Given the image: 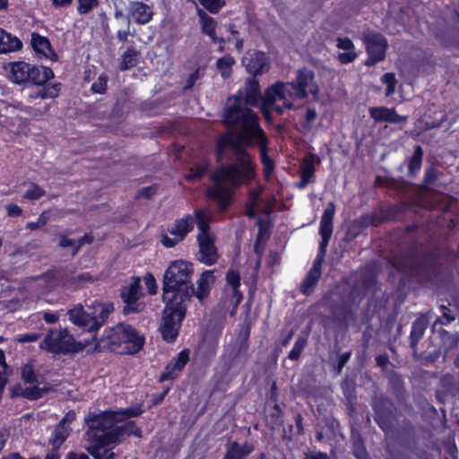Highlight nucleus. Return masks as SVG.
I'll list each match as a JSON object with an SVG mask.
<instances>
[{"label": "nucleus", "instance_id": "43", "mask_svg": "<svg viewBox=\"0 0 459 459\" xmlns=\"http://www.w3.org/2000/svg\"><path fill=\"white\" fill-rule=\"evenodd\" d=\"M139 52L134 48H128L121 56L119 69L127 71L134 67L138 64Z\"/></svg>", "mask_w": 459, "mask_h": 459}, {"label": "nucleus", "instance_id": "3", "mask_svg": "<svg viewBox=\"0 0 459 459\" xmlns=\"http://www.w3.org/2000/svg\"><path fill=\"white\" fill-rule=\"evenodd\" d=\"M103 417L104 411H90L85 417V436L91 444L87 451L94 459H115L116 454L107 447L121 444L131 436L143 437V430L134 420H127L123 425H118L119 422L108 424Z\"/></svg>", "mask_w": 459, "mask_h": 459}, {"label": "nucleus", "instance_id": "24", "mask_svg": "<svg viewBox=\"0 0 459 459\" xmlns=\"http://www.w3.org/2000/svg\"><path fill=\"white\" fill-rule=\"evenodd\" d=\"M154 15L152 7L142 1L131 2L128 7V16L137 24L149 23Z\"/></svg>", "mask_w": 459, "mask_h": 459}, {"label": "nucleus", "instance_id": "42", "mask_svg": "<svg viewBox=\"0 0 459 459\" xmlns=\"http://www.w3.org/2000/svg\"><path fill=\"white\" fill-rule=\"evenodd\" d=\"M263 190V186L260 185L249 190L247 194L248 202L245 207V212L248 218H254L255 216V208L258 205V201Z\"/></svg>", "mask_w": 459, "mask_h": 459}, {"label": "nucleus", "instance_id": "47", "mask_svg": "<svg viewBox=\"0 0 459 459\" xmlns=\"http://www.w3.org/2000/svg\"><path fill=\"white\" fill-rule=\"evenodd\" d=\"M438 178V169L433 165L425 169L422 182L418 185L420 191L427 192L430 190V186L435 185Z\"/></svg>", "mask_w": 459, "mask_h": 459}, {"label": "nucleus", "instance_id": "40", "mask_svg": "<svg viewBox=\"0 0 459 459\" xmlns=\"http://www.w3.org/2000/svg\"><path fill=\"white\" fill-rule=\"evenodd\" d=\"M192 215L195 218V225L196 224L199 230L197 238L212 237V235L209 234V230L211 229L210 221L206 217L204 212L201 209H196L194 211V213Z\"/></svg>", "mask_w": 459, "mask_h": 459}, {"label": "nucleus", "instance_id": "54", "mask_svg": "<svg viewBox=\"0 0 459 459\" xmlns=\"http://www.w3.org/2000/svg\"><path fill=\"white\" fill-rule=\"evenodd\" d=\"M201 5L206 9L209 13L216 14L225 5L226 0H198Z\"/></svg>", "mask_w": 459, "mask_h": 459}, {"label": "nucleus", "instance_id": "57", "mask_svg": "<svg viewBox=\"0 0 459 459\" xmlns=\"http://www.w3.org/2000/svg\"><path fill=\"white\" fill-rule=\"evenodd\" d=\"M77 12L81 15L88 14L92 9L99 5L98 0H77Z\"/></svg>", "mask_w": 459, "mask_h": 459}, {"label": "nucleus", "instance_id": "62", "mask_svg": "<svg viewBox=\"0 0 459 459\" xmlns=\"http://www.w3.org/2000/svg\"><path fill=\"white\" fill-rule=\"evenodd\" d=\"M336 47L339 49H342L345 51H352L355 50V45L353 41L348 37H338L336 39Z\"/></svg>", "mask_w": 459, "mask_h": 459}, {"label": "nucleus", "instance_id": "5", "mask_svg": "<svg viewBox=\"0 0 459 459\" xmlns=\"http://www.w3.org/2000/svg\"><path fill=\"white\" fill-rule=\"evenodd\" d=\"M145 344V336L132 325L120 322L108 327L100 338H96L94 351H110L121 355H135Z\"/></svg>", "mask_w": 459, "mask_h": 459}, {"label": "nucleus", "instance_id": "10", "mask_svg": "<svg viewBox=\"0 0 459 459\" xmlns=\"http://www.w3.org/2000/svg\"><path fill=\"white\" fill-rule=\"evenodd\" d=\"M54 77L51 68L44 65H30L27 84L42 86L31 96L41 99H54L59 95L60 82L47 83Z\"/></svg>", "mask_w": 459, "mask_h": 459}, {"label": "nucleus", "instance_id": "4", "mask_svg": "<svg viewBox=\"0 0 459 459\" xmlns=\"http://www.w3.org/2000/svg\"><path fill=\"white\" fill-rule=\"evenodd\" d=\"M225 126L237 128L236 138L246 147H258L263 173L268 179L275 169V162L269 156V138L260 125L259 116L252 108H240L239 103L228 108Z\"/></svg>", "mask_w": 459, "mask_h": 459}, {"label": "nucleus", "instance_id": "39", "mask_svg": "<svg viewBox=\"0 0 459 459\" xmlns=\"http://www.w3.org/2000/svg\"><path fill=\"white\" fill-rule=\"evenodd\" d=\"M197 15L202 33L207 35L211 39L216 33L217 22L202 9L197 10Z\"/></svg>", "mask_w": 459, "mask_h": 459}, {"label": "nucleus", "instance_id": "32", "mask_svg": "<svg viewBox=\"0 0 459 459\" xmlns=\"http://www.w3.org/2000/svg\"><path fill=\"white\" fill-rule=\"evenodd\" d=\"M391 392L395 399L401 403L406 398L404 381L402 376L395 370H390L386 374Z\"/></svg>", "mask_w": 459, "mask_h": 459}, {"label": "nucleus", "instance_id": "22", "mask_svg": "<svg viewBox=\"0 0 459 459\" xmlns=\"http://www.w3.org/2000/svg\"><path fill=\"white\" fill-rule=\"evenodd\" d=\"M368 113L376 123L401 124L407 120V117L399 115L394 108L371 107Z\"/></svg>", "mask_w": 459, "mask_h": 459}, {"label": "nucleus", "instance_id": "50", "mask_svg": "<svg viewBox=\"0 0 459 459\" xmlns=\"http://www.w3.org/2000/svg\"><path fill=\"white\" fill-rule=\"evenodd\" d=\"M208 167L207 161L191 167L189 172L185 176L186 180L188 182L201 180L206 175Z\"/></svg>", "mask_w": 459, "mask_h": 459}, {"label": "nucleus", "instance_id": "63", "mask_svg": "<svg viewBox=\"0 0 459 459\" xmlns=\"http://www.w3.org/2000/svg\"><path fill=\"white\" fill-rule=\"evenodd\" d=\"M201 76H202L201 68L198 67L192 74H189V76L186 80L183 89L185 91L192 89L195 86L196 81L199 80Z\"/></svg>", "mask_w": 459, "mask_h": 459}, {"label": "nucleus", "instance_id": "31", "mask_svg": "<svg viewBox=\"0 0 459 459\" xmlns=\"http://www.w3.org/2000/svg\"><path fill=\"white\" fill-rule=\"evenodd\" d=\"M75 268L73 264H69V271L65 284L66 290H77L84 288L86 283L93 281V277L90 273H81L74 274Z\"/></svg>", "mask_w": 459, "mask_h": 459}, {"label": "nucleus", "instance_id": "52", "mask_svg": "<svg viewBox=\"0 0 459 459\" xmlns=\"http://www.w3.org/2000/svg\"><path fill=\"white\" fill-rule=\"evenodd\" d=\"M51 389V387L47 386H28L24 388V398L30 401H36L42 398L46 394H48Z\"/></svg>", "mask_w": 459, "mask_h": 459}, {"label": "nucleus", "instance_id": "53", "mask_svg": "<svg viewBox=\"0 0 459 459\" xmlns=\"http://www.w3.org/2000/svg\"><path fill=\"white\" fill-rule=\"evenodd\" d=\"M21 377L25 384H38L39 377L31 364H24L21 368Z\"/></svg>", "mask_w": 459, "mask_h": 459}, {"label": "nucleus", "instance_id": "9", "mask_svg": "<svg viewBox=\"0 0 459 459\" xmlns=\"http://www.w3.org/2000/svg\"><path fill=\"white\" fill-rule=\"evenodd\" d=\"M371 407L374 420L379 429L385 434L393 432L398 421V409L387 395L379 394L373 397Z\"/></svg>", "mask_w": 459, "mask_h": 459}, {"label": "nucleus", "instance_id": "12", "mask_svg": "<svg viewBox=\"0 0 459 459\" xmlns=\"http://www.w3.org/2000/svg\"><path fill=\"white\" fill-rule=\"evenodd\" d=\"M262 99L259 82L255 78H250L246 81L245 95L238 90L236 94L231 95L227 100V104L222 114V122L225 125V115L229 108L239 103L240 108H250L249 107H257Z\"/></svg>", "mask_w": 459, "mask_h": 459}, {"label": "nucleus", "instance_id": "19", "mask_svg": "<svg viewBox=\"0 0 459 459\" xmlns=\"http://www.w3.org/2000/svg\"><path fill=\"white\" fill-rule=\"evenodd\" d=\"M216 276L214 270H204L196 281V288L192 281V290L189 293V304L193 297H195L199 302H203L210 297L212 285L215 283Z\"/></svg>", "mask_w": 459, "mask_h": 459}, {"label": "nucleus", "instance_id": "64", "mask_svg": "<svg viewBox=\"0 0 459 459\" xmlns=\"http://www.w3.org/2000/svg\"><path fill=\"white\" fill-rule=\"evenodd\" d=\"M357 56L358 55L355 50L345 51L342 53H339L337 56V59L341 64L347 65L352 63L357 58Z\"/></svg>", "mask_w": 459, "mask_h": 459}, {"label": "nucleus", "instance_id": "35", "mask_svg": "<svg viewBox=\"0 0 459 459\" xmlns=\"http://www.w3.org/2000/svg\"><path fill=\"white\" fill-rule=\"evenodd\" d=\"M383 223L385 222L380 209L378 212L362 213L357 220L354 221V225H357L360 229L378 227Z\"/></svg>", "mask_w": 459, "mask_h": 459}, {"label": "nucleus", "instance_id": "26", "mask_svg": "<svg viewBox=\"0 0 459 459\" xmlns=\"http://www.w3.org/2000/svg\"><path fill=\"white\" fill-rule=\"evenodd\" d=\"M440 316L433 322V330L438 331L440 334H449L448 331L442 328L443 325H449L456 319V311L451 307V303L439 304L437 306Z\"/></svg>", "mask_w": 459, "mask_h": 459}, {"label": "nucleus", "instance_id": "34", "mask_svg": "<svg viewBox=\"0 0 459 459\" xmlns=\"http://www.w3.org/2000/svg\"><path fill=\"white\" fill-rule=\"evenodd\" d=\"M10 78L17 84H27L30 75V64L24 61H16L9 64Z\"/></svg>", "mask_w": 459, "mask_h": 459}, {"label": "nucleus", "instance_id": "2", "mask_svg": "<svg viewBox=\"0 0 459 459\" xmlns=\"http://www.w3.org/2000/svg\"><path fill=\"white\" fill-rule=\"evenodd\" d=\"M453 254L449 247L411 246L404 253L392 258V266L422 288L431 289L446 280L451 271L445 264Z\"/></svg>", "mask_w": 459, "mask_h": 459}, {"label": "nucleus", "instance_id": "6", "mask_svg": "<svg viewBox=\"0 0 459 459\" xmlns=\"http://www.w3.org/2000/svg\"><path fill=\"white\" fill-rule=\"evenodd\" d=\"M195 266L192 262L179 259L170 262L162 280L163 302L189 306V293L192 290V278Z\"/></svg>", "mask_w": 459, "mask_h": 459}, {"label": "nucleus", "instance_id": "27", "mask_svg": "<svg viewBox=\"0 0 459 459\" xmlns=\"http://www.w3.org/2000/svg\"><path fill=\"white\" fill-rule=\"evenodd\" d=\"M323 263L313 261L311 268L307 273L303 279L299 290L303 295L308 296L313 291L314 287L318 283L322 275Z\"/></svg>", "mask_w": 459, "mask_h": 459}, {"label": "nucleus", "instance_id": "51", "mask_svg": "<svg viewBox=\"0 0 459 459\" xmlns=\"http://www.w3.org/2000/svg\"><path fill=\"white\" fill-rule=\"evenodd\" d=\"M315 155L311 154L309 157H306L303 160V164L300 169V178L307 179L310 182L315 181V166H314Z\"/></svg>", "mask_w": 459, "mask_h": 459}, {"label": "nucleus", "instance_id": "59", "mask_svg": "<svg viewBox=\"0 0 459 459\" xmlns=\"http://www.w3.org/2000/svg\"><path fill=\"white\" fill-rule=\"evenodd\" d=\"M108 77L107 74H102L99 76L98 80L91 84V90L94 93L104 94L107 91Z\"/></svg>", "mask_w": 459, "mask_h": 459}, {"label": "nucleus", "instance_id": "18", "mask_svg": "<svg viewBox=\"0 0 459 459\" xmlns=\"http://www.w3.org/2000/svg\"><path fill=\"white\" fill-rule=\"evenodd\" d=\"M190 360V351L184 349L177 357L171 359L159 377V382L174 381L181 375L185 367Z\"/></svg>", "mask_w": 459, "mask_h": 459}, {"label": "nucleus", "instance_id": "37", "mask_svg": "<svg viewBox=\"0 0 459 459\" xmlns=\"http://www.w3.org/2000/svg\"><path fill=\"white\" fill-rule=\"evenodd\" d=\"M384 222L395 221L407 210L405 203L392 204L386 207L380 208Z\"/></svg>", "mask_w": 459, "mask_h": 459}, {"label": "nucleus", "instance_id": "28", "mask_svg": "<svg viewBox=\"0 0 459 459\" xmlns=\"http://www.w3.org/2000/svg\"><path fill=\"white\" fill-rule=\"evenodd\" d=\"M68 315L70 321L74 325H78L83 331L93 333V329L91 327L93 317L84 310V307L82 305H78L71 308L68 311Z\"/></svg>", "mask_w": 459, "mask_h": 459}, {"label": "nucleus", "instance_id": "33", "mask_svg": "<svg viewBox=\"0 0 459 459\" xmlns=\"http://www.w3.org/2000/svg\"><path fill=\"white\" fill-rule=\"evenodd\" d=\"M22 48V40L0 28V54H7L19 51Z\"/></svg>", "mask_w": 459, "mask_h": 459}, {"label": "nucleus", "instance_id": "56", "mask_svg": "<svg viewBox=\"0 0 459 459\" xmlns=\"http://www.w3.org/2000/svg\"><path fill=\"white\" fill-rule=\"evenodd\" d=\"M228 31L230 33L232 39L235 41V48L240 52L244 46V39L240 37L239 31L237 30L236 24L229 22L227 24Z\"/></svg>", "mask_w": 459, "mask_h": 459}, {"label": "nucleus", "instance_id": "46", "mask_svg": "<svg viewBox=\"0 0 459 459\" xmlns=\"http://www.w3.org/2000/svg\"><path fill=\"white\" fill-rule=\"evenodd\" d=\"M71 429L69 427L64 426L60 423H57L56 429L52 434L51 444L53 447L56 450L63 445V443L67 439L70 434Z\"/></svg>", "mask_w": 459, "mask_h": 459}, {"label": "nucleus", "instance_id": "21", "mask_svg": "<svg viewBox=\"0 0 459 459\" xmlns=\"http://www.w3.org/2000/svg\"><path fill=\"white\" fill-rule=\"evenodd\" d=\"M198 242V261L205 265L215 264L219 260L218 249L215 245V238L204 237L197 238Z\"/></svg>", "mask_w": 459, "mask_h": 459}, {"label": "nucleus", "instance_id": "61", "mask_svg": "<svg viewBox=\"0 0 459 459\" xmlns=\"http://www.w3.org/2000/svg\"><path fill=\"white\" fill-rule=\"evenodd\" d=\"M351 351H346L342 354H341L338 359H337V363L336 365L333 367V370H334V373L336 375H340L344 368V366L346 365V363L350 360L351 357Z\"/></svg>", "mask_w": 459, "mask_h": 459}, {"label": "nucleus", "instance_id": "17", "mask_svg": "<svg viewBox=\"0 0 459 459\" xmlns=\"http://www.w3.org/2000/svg\"><path fill=\"white\" fill-rule=\"evenodd\" d=\"M247 72L255 78L270 69V61L266 53L259 50H249L242 58Z\"/></svg>", "mask_w": 459, "mask_h": 459}, {"label": "nucleus", "instance_id": "60", "mask_svg": "<svg viewBox=\"0 0 459 459\" xmlns=\"http://www.w3.org/2000/svg\"><path fill=\"white\" fill-rule=\"evenodd\" d=\"M226 282L233 289H239L241 285V277L239 272L230 269L226 273Z\"/></svg>", "mask_w": 459, "mask_h": 459}, {"label": "nucleus", "instance_id": "29", "mask_svg": "<svg viewBox=\"0 0 459 459\" xmlns=\"http://www.w3.org/2000/svg\"><path fill=\"white\" fill-rule=\"evenodd\" d=\"M428 325V318L424 315H420L412 322L409 335V345L414 351L417 350L419 342L423 338Z\"/></svg>", "mask_w": 459, "mask_h": 459}, {"label": "nucleus", "instance_id": "23", "mask_svg": "<svg viewBox=\"0 0 459 459\" xmlns=\"http://www.w3.org/2000/svg\"><path fill=\"white\" fill-rule=\"evenodd\" d=\"M142 404H136L135 406L127 407L119 410H105L103 420L106 423L112 424L114 422H123L126 420L135 418L142 415L144 410L142 409Z\"/></svg>", "mask_w": 459, "mask_h": 459}, {"label": "nucleus", "instance_id": "20", "mask_svg": "<svg viewBox=\"0 0 459 459\" xmlns=\"http://www.w3.org/2000/svg\"><path fill=\"white\" fill-rule=\"evenodd\" d=\"M69 264L65 266H53L39 276L46 288L53 290L56 289H65Z\"/></svg>", "mask_w": 459, "mask_h": 459}, {"label": "nucleus", "instance_id": "30", "mask_svg": "<svg viewBox=\"0 0 459 459\" xmlns=\"http://www.w3.org/2000/svg\"><path fill=\"white\" fill-rule=\"evenodd\" d=\"M284 88L283 82H276L269 87L265 91L264 95L262 96L260 107L272 108L275 104L277 98L285 100L288 94Z\"/></svg>", "mask_w": 459, "mask_h": 459}, {"label": "nucleus", "instance_id": "7", "mask_svg": "<svg viewBox=\"0 0 459 459\" xmlns=\"http://www.w3.org/2000/svg\"><path fill=\"white\" fill-rule=\"evenodd\" d=\"M40 349L53 354H69L82 351L85 345L76 342L66 328L52 329L44 337Z\"/></svg>", "mask_w": 459, "mask_h": 459}, {"label": "nucleus", "instance_id": "36", "mask_svg": "<svg viewBox=\"0 0 459 459\" xmlns=\"http://www.w3.org/2000/svg\"><path fill=\"white\" fill-rule=\"evenodd\" d=\"M97 311V316H92V325H91L93 332L99 330L108 320L109 315L114 311L113 303H104L100 304L99 309Z\"/></svg>", "mask_w": 459, "mask_h": 459}, {"label": "nucleus", "instance_id": "15", "mask_svg": "<svg viewBox=\"0 0 459 459\" xmlns=\"http://www.w3.org/2000/svg\"><path fill=\"white\" fill-rule=\"evenodd\" d=\"M335 214V204L333 202H329L326 208L324 210L320 220L319 234L321 236V241L319 243L318 251L315 261L324 263L327 247L333 235V218Z\"/></svg>", "mask_w": 459, "mask_h": 459}, {"label": "nucleus", "instance_id": "55", "mask_svg": "<svg viewBox=\"0 0 459 459\" xmlns=\"http://www.w3.org/2000/svg\"><path fill=\"white\" fill-rule=\"evenodd\" d=\"M46 195V191L36 183H30L28 189L23 194V197L28 200H38Z\"/></svg>", "mask_w": 459, "mask_h": 459}, {"label": "nucleus", "instance_id": "41", "mask_svg": "<svg viewBox=\"0 0 459 459\" xmlns=\"http://www.w3.org/2000/svg\"><path fill=\"white\" fill-rule=\"evenodd\" d=\"M235 59L230 54H226L216 61V68L223 79H229L233 73Z\"/></svg>", "mask_w": 459, "mask_h": 459}, {"label": "nucleus", "instance_id": "38", "mask_svg": "<svg viewBox=\"0 0 459 459\" xmlns=\"http://www.w3.org/2000/svg\"><path fill=\"white\" fill-rule=\"evenodd\" d=\"M423 149L420 144L414 147L412 156L408 160V176L415 178L420 171L423 160Z\"/></svg>", "mask_w": 459, "mask_h": 459}, {"label": "nucleus", "instance_id": "44", "mask_svg": "<svg viewBox=\"0 0 459 459\" xmlns=\"http://www.w3.org/2000/svg\"><path fill=\"white\" fill-rule=\"evenodd\" d=\"M30 43L33 50L40 56L46 55V52L48 49H50L51 47L50 40L38 32H33L31 34Z\"/></svg>", "mask_w": 459, "mask_h": 459}, {"label": "nucleus", "instance_id": "11", "mask_svg": "<svg viewBox=\"0 0 459 459\" xmlns=\"http://www.w3.org/2000/svg\"><path fill=\"white\" fill-rule=\"evenodd\" d=\"M314 77V72L307 68L299 69L294 80L283 82L288 97L304 100L309 94L317 96L319 89L316 84L313 83Z\"/></svg>", "mask_w": 459, "mask_h": 459}, {"label": "nucleus", "instance_id": "25", "mask_svg": "<svg viewBox=\"0 0 459 459\" xmlns=\"http://www.w3.org/2000/svg\"><path fill=\"white\" fill-rule=\"evenodd\" d=\"M195 229V218L192 214L186 213L181 218H178L168 227V231L172 236H177L179 240H184L189 233Z\"/></svg>", "mask_w": 459, "mask_h": 459}, {"label": "nucleus", "instance_id": "14", "mask_svg": "<svg viewBox=\"0 0 459 459\" xmlns=\"http://www.w3.org/2000/svg\"><path fill=\"white\" fill-rule=\"evenodd\" d=\"M363 44L368 55L364 65L371 67L385 59L388 41L379 32H369L363 37Z\"/></svg>", "mask_w": 459, "mask_h": 459}, {"label": "nucleus", "instance_id": "45", "mask_svg": "<svg viewBox=\"0 0 459 459\" xmlns=\"http://www.w3.org/2000/svg\"><path fill=\"white\" fill-rule=\"evenodd\" d=\"M256 226L258 227V232L255 241V249H257V247L260 243L266 242L271 236V223L268 220H263L258 218L256 221Z\"/></svg>", "mask_w": 459, "mask_h": 459}, {"label": "nucleus", "instance_id": "58", "mask_svg": "<svg viewBox=\"0 0 459 459\" xmlns=\"http://www.w3.org/2000/svg\"><path fill=\"white\" fill-rule=\"evenodd\" d=\"M223 459H245L241 451H239V444L237 441H232L224 455Z\"/></svg>", "mask_w": 459, "mask_h": 459}, {"label": "nucleus", "instance_id": "8", "mask_svg": "<svg viewBox=\"0 0 459 459\" xmlns=\"http://www.w3.org/2000/svg\"><path fill=\"white\" fill-rule=\"evenodd\" d=\"M164 304L163 323L160 326V333L165 342L173 343L179 334L188 306L170 302H164Z\"/></svg>", "mask_w": 459, "mask_h": 459}, {"label": "nucleus", "instance_id": "49", "mask_svg": "<svg viewBox=\"0 0 459 459\" xmlns=\"http://www.w3.org/2000/svg\"><path fill=\"white\" fill-rule=\"evenodd\" d=\"M352 454L356 459H368L369 455L359 434L352 436Z\"/></svg>", "mask_w": 459, "mask_h": 459}, {"label": "nucleus", "instance_id": "16", "mask_svg": "<svg viewBox=\"0 0 459 459\" xmlns=\"http://www.w3.org/2000/svg\"><path fill=\"white\" fill-rule=\"evenodd\" d=\"M351 296V294L347 297L342 296L339 300H331L327 306L330 316H327L326 319L347 326L354 319V301Z\"/></svg>", "mask_w": 459, "mask_h": 459}, {"label": "nucleus", "instance_id": "1", "mask_svg": "<svg viewBox=\"0 0 459 459\" xmlns=\"http://www.w3.org/2000/svg\"><path fill=\"white\" fill-rule=\"evenodd\" d=\"M229 146L235 152V161L220 166L211 176L214 186L206 190V197L216 202L221 211H226L231 204L233 190L222 185L228 182L232 188L250 185L256 178V165L254 157L243 147L238 138L221 137L217 143V156L220 158L223 147Z\"/></svg>", "mask_w": 459, "mask_h": 459}, {"label": "nucleus", "instance_id": "48", "mask_svg": "<svg viewBox=\"0 0 459 459\" xmlns=\"http://www.w3.org/2000/svg\"><path fill=\"white\" fill-rule=\"evenodd\" d=\"M307 336L308 334H299L292 347V349L290 351L288 354V359L296 361L299 359L305 347L307 344Z\"/></svg>", "mask_w": 459, "mask_h": 459}, {"label": "nucleus", "instance_id": "13", "mask_svg": "<svg viewBox=\"0 0 459 459\" xmlns=\"http://www.w3.org/2000/svg\"><path fill=\"white\" fill-rule=\"evenodd\" d=\"M143 296L141 278L133 276L129 284L124 285L119 290V297L124 303L122 313L124 316L138 314L143 311L145 304L140 301Z\"/></svg>", "mask_w": 459, "mask_h": 459}]
</instances>
